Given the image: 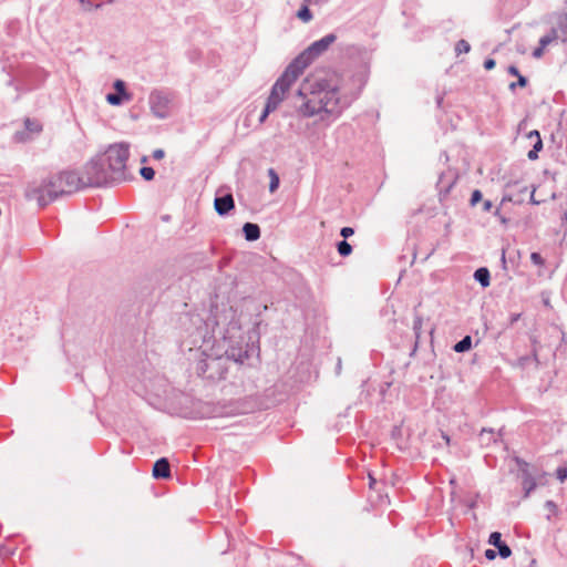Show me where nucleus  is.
I'll list each match as a JSON object with an SVG mask.
<instances>
[{"mask_svg": "<svg viewBox=\"0 0 567 567\" xmlns=\"http://www.w3.org/2000/svg\"><path fill=\"white\" fill-rule=\"evenodd\" d=\"M302 73L303 71H301L292 62L287 66L285 72L274 84L271 92L268 96V101L271 102V107H278L280 105V103L285 100L291 85L298 80V78Z\"/></svg>", "mask_w": 567, "mask_h": 567, "instance_id": "20e7f679", "label": "nucleus"}, {"mask_svg": "<svg viewBox=\"0 0 567 567\" xmlns=\"http://www.w3.org/2000/svg\"><path fill=\"white\" fill-rule=\"evenodd\" d=\"M471 347H472V339H471L470 336H466L465 338H463L461 341H458L454 346V351H456V352H464V351L470 350Z\"/></svg>", "mask_w": 567, "mask_h": 567, "instance_id": "a211bd4d", "label": "nucleus"}, {"mask_svg": "<svg viewBox=\"0 0 567 567\" xmlns=\"http://www.w3.org/2000/svg\"><path fill=\"white\" fill-rule=\"evenodd\" d=\"M82 3L84 2V0H80Z\"/></svg>", "mask_w": 567, "mask_h": 567, "instance_id": "a18cd8bd", "label": "nucleus"}, {"mask_svg": "<svg viewBox=\"0 0 567 567\" xmlns=\"http://www.w3.org/2000/svg\"><path fill=\"white\" fill-rule=\"evenodd\" d=\"M375 484H377V480L371 474H369V486H370V488H374Z\"/></svg>", "mask_w": 567, "mask_h": 567, "instance_id": "4c0bfd02", "label": "nucleus"}, {"mask_svg": "<svg viewBox=\"0 0 567 567\" xmlns=\"http://www.w3.org/2000/svg\"><path fill=\"white\" fill-rule=\"evenodd\" d=\"M421 324H422V319L421 318H416V320L414 322V329L419 330L421 328Z\"/></svg>", "mask_w": 567, "mask_h": 567, "instance_id": "ea45409f", "label": "nucleus"}, {"mask_svg": "<svg viewBox=\"0 0 567 567\" xmlns=\"http://www.w3.org/2000/svg\"><path fill=\"white\" fill-rule=\"evenodd\" d=\"M471 50V45L466 40H460L455 45V51L457 54L467 53Z\"/></svg>", "mask_w": 567, "mask_h": 567, "instance_id": "4be33fe9", "label": "nucleus"}, {"mask_svg": "<svg viewBox=\"0 0 567 567\" xmlns=\"http://www.w3.org/2000/svg\"><path fill=\"white\" fill-rule=\"evenodd\" d=\"M106 101L112 105H118L122 102L120 94H107Z\"/></svg>", "mask_w": 567, "mask_h": 567, "instance_id": "bb28decb", "label": "nucleus"}, {"mask_svg": "<svg viewBox=\"0 0 567 567\" xmlns=\"http://www.w3.org/2000/svg\"><path fill=\"white\" fill-rule=\"evenodd\" d=\"M334 34H328L322 39L313 42L310 47H308L303 52H301L292 63L298 66L301 71H305L306 68L320 54L328 50V48L336 41Z\"/></svg>", "mask_w": 567, "mask_h": 567, "instance_id": "39448f33", "label": "nucleus"}, {"mask_svg": "<svg viewBox=\"0 0 567 567\" xmlns=\"http://www.w3.org/2000/svg\"><path fill=\"white\" fill-rule=\"evenodd\" d=\"M268 176L270 178L269 190L270 193H275L279 187V176L274 168L268 169Z\"/></svg>", "mask_w": 567, "mask_h": 567, "instance_id": "6ab92c4d", "label": "nucleus"}, {"mask_svg": "<svg viewBox=\"0 0 567 567\" xmlns=\"http://www.w3.org/2000/svg\"><path fill=\"white\" fill-rule=\"evenodd\" d=\"M25 195L29 199L37 200L44 206L54 200L58 196L63 195V185L59 175L51 176L41 184H32L27 188Z\"/></svg>", "mask_w": 567, "mask_h": 567, "instance_id": "f03ea898", "label": "nucleus"}, {"mask_svg": "<svg viewBox=\"0 0 567 567\" xmlns=\"http://www.w3.org/2000/svg\"><path fill=\"white\" fill-rule=\"evenodd\" d=\"M556 40H560L559 32H557L556 25L551 29L550 33L544 35L539 40V45L544 49Z\"/></svg>", "mask_w": 567, "mask_h": 567, "instance_id": "2eb2a0df", "label": "nucleus"}, {"mask_svg": "<svg viewBox=\"0 0 567 567\" xmlns=\"http://www.w3.org/2000/svg\"><path fill=\"white\" fill-rule=\"evenodd\" d=\"M340 234L342 237L348 238L354 234V230L351 227H343L341 229Z\"/></svg>", "mask_w": 567, "mask_h": 567, "instance_id": "c756f323", "label": "nucleus"}, {"mask_svg": "<svg viewBox=\"0 0 567 567\" xmlns=\"http://www.w3.org/2000/svg\"><path fill=\"white\" fill-rule=\"evenodd\" d=\"M140 173H141L142 177L146 181H152L155 175V172L152 167H142Z\"/></svg>", "mask_w": 567, "mask_h": 567, "instance_id": "5701e85b", "label": "nucleus"}, {"mask_svg": "<svg viewBox=\"0 0 567 567\" xmlns=\"http://www.w3.org/2000/svg\"><path fill=\"white\" fill-rule=\"evenodd\" d=\"M544 50H545V49H544L543 47H540V45H539L538 48H536V49L533 51V56H534V58H536V59L542 58V56H543V54H544Z\"/></svg>", "mask_w": 567, "mask_h": 567, "instance_id": "2f4dec72", "label": "nucleus"}, {"mask_svg": "<svg viewBox=\"0 0 567 567\" xmlns=\"http://www.w3.org/2000/svg\"><path fill=\"white\" fill-rule=\"evenodd\" d=\"M556 474H557V478L560 482H564L567 478V468L566 467H559V468H557Z\"/></svg>", "mask_w": 567, "mask_h": 567, "instance_id": "c85d7f7f", "label": "nucleus"}, {"mask_svg": "<svg viewBox=\"0 0 567 567\" xmlns=\"http://www.w3.org/2000/svg\"><path fill=\"white\" fill-rule=\"evenodd\" d=\"M511 200H512V198H511L509 196H504V197L502 198L501 206H502L505 202H511Z\"/></svg>", "mask_w": 567, "mask_h": 567, "instance_id": "37998d69", "label": "nucleus"}, {"mask_svg": "<svg viewBox=\"0 0 567 567\" xmlns=\"http://www.w3.org/2000/svg\"><path fill=\"white\" fill-rule=\"evenodd\" d=\"M24 131L18 133L19 141H27L33 135H38L42 132L43 125L38 118L27 117L24 118Z\"/></svg>", "mask_w": 567, "mask_h": 567, "instance_id": "0eeeda50", "label": "nucleus"}, {"mask_svg": "<svg viewBox=\"0 0 567 567\" xmlns=\"http://www.w3.org/2000/svg\"><path fill=\"white\" fill-rule=\"evenodd\" d=\"M58 175L63 185V194L76 192L82 187H95L103 185V178L100 175L96 177L79 176L74 172H62Z\"/></svg>", "mask_w": 567, "mask_h": 567, "instance_id": "423d86ee", "label": "nucleus"}, {"mask_svg": "<svg viewBox=\"0 0 567 567\" xmlns=\"http://www.w3.org/2000/svg\"><path fill=\"white\" fill-rule=\"evenodd\" d=\"M564 220L567 224V213L564 214Z\"/></svg>", "mask_w": 567, "mask_h": 567, "instance_id": "c03bdc74", "label": "nucleus"}, {"mask_svg": "<svg viewBox=\"0 0 567 567\" xmlns=\"http://www.w3.org/2000/svg\"><path fill=\"white\" fill-rule=\"evenodd\" d=\"M480 440L482 444L487 445L491 441H495V434L493 431L482 430L480 434Z\"/></svg>", "mask_w": 567, "mask_h": 567, "instance_id": "412c9836", "label": "nucleus"}, {"mask_svg": "<svg viewBox=\"0 0 567 567\" xmlns=\"http://www.w3.org/2000/svg\"><path fill=\"white\" fill-rule=\"evenodd\" d=\"M165 153L163 150L158 148L153 152V157L155 159H162L164 157Z\"/></svg>", "mask_w": 567, "mask_h": 567, "instance_id": "f704fd0d", "label": "nucleus"}, {"mask_svg": "<svg viewBox=\"0 0 567 567\" xmlns=\"http://www.w3.org/2000/svg\"><path fill=\"white\" fill-rule=\"evenodd\" d=\"M530 260L536 266H543L544 265V259L540 256V254H538V252H532Z\"/></svg>", "mask_w": 567, "mask_h": 567, "instance_id": "cd10ccee", "label": "nucleus"}, {"mask_svg": "<svg viewBox=\"0 0 567 567\" xmlns=\"http://www.w3.org/2000/svg\"><path fill=\"white\" fill-rule=\"evenodd\" d=\"M485 556L487 559L492 560L496 557V553L493 549H487L485 551Z\"/></svg>", "mask_w": 567, "mask_h": 567, "instance_id": "c9c22d12", "label": "nucleus"}, {"mask_svg": "<svg viewBox=\"0 0 567 567\" xmlns=\"http://www.w3.org/2000/svg\"><path fill=\"white\" fill-rule=\"evenodd\" d=\"M102 165H103L102 162L97 163V162L92 161V162L87 163L84 166L82 176L96 177L100 175L103 178V184H105L107 181V176H106V173L104 172V169L102 168Z\"/></svg>", "mask_w": 567, "mask_h": 567, "instance_id": "9d476101", "label": "nucleus"}, {"mask_svg": "<svg viewBox=\"0 0 567 567\" xmlns=\"http://www.w3.org/2000/svg\"><path fill=\"white\" fill-rule=\"evenodd\" d=\"M339 82L334 74L316 71L309 74L299 89L298 94L306 101L300 106L305 116H313L321 112L334 113L339 104Z\"/></svg>", "mask_w": 567, "mask_h": 567, "instance_id": "f257e3e1", "label": "nucleus"}, {"mask_svg": "<svg viewBox=\"0 0 567 567\" xmlns=\"http://www.w3.org/2000/svg\"><path fill=\"white\" fill-rule=\"evenodd\" d=\"M338 252L342 257H347V256H349L352 252V247H351V245L348 241L342 240V241H340L338 244Z\"/></svg>", "mask_w": 567, "mask_h": 567, "instance_id": "aec40b11", "label": "nucleus"}, {"mask_svg": "<svg viewBox=\"0 0 567 567\" xmlns=\"http://www.w3.org/2000/svg\"><path fill=\"white\" fill-rule=\"evenodd\" d=\"M501 537V533L494 532L491 534L488 543L497 547L498 554L502 558H507L511 556L512 550L505 543L502 542Z\"/></svg>", "mask_w": 567, "mask_h": 567, "instance_id": "9b49d317", "label": "nucleus"}, {"mask_svg": "<svg viewBox=\"0 0 567 567\" xmlns=\"http://www.w3.org/2000/svg\"><path fill=\"white\" fill-rule=\"evenodd\" d=\"M520 86V87H525L527 85V79L525 76H523L522 74L517 76V82L516 83H511L509 84V89L511 90H515L516 86Z\"/></svg>", "mask_w": 567, "mask_h": 567, "instance_id": "a878e982", "label": "nucleus"}, {"mask_svg": "<svg viewBox=\"0 0 567 567\" xmlns=\"http://www.w3.org/2000/svg\"><path fill=\"white\" fill-rule=\"evenodd\" d=\"M442 437L446 442V444H450L451 440H450V436L446 433L442 432Z\"/></svg>", "mask_w": 567, "mask_h": 567, "instance_id": "79ce46f5", "label": "nucleus"}, {"mask_svg": "<svg viewBox=\"0 0 567 567\" xmlns=\"http://www.w3.org/2000/svg\"><path fill=\"white\" fill-rule=\"evenodd\" d=\"M495 64L496 63H495L494 59H487L484 62V68H485V70L491 71V70H493L495 68Z\"/></svg>", "mask_w": 567, "mask_h": 567, "instance_id": "7c9ffc66", "label": "nucleus"}, {"mask_svg": "<svg viewBox=\"0 0 567 567\" xmlns=\"http://www.w3.org/2000/svg\"><path fill=\"white\" fill-rule=\"evenodd\" d=\"M507 72H508L511 75H513V76H518V75H520V73H519L518 69H517L515 65H511V66H508Z\"/></svg>", "mask_w": 567, "mask_h": 567, "instance_id": "473e14b6", "label": "nucleus"}, {"mask_svg": "<svg viewBox=\"0 0 567 567\" xmlns=\"http://www.w3.org/2000/svg\"><path fill=\"white\" fill-rule=\"evenodd\" d=\"M275 110H277V107H271V102H269L267 100V103H266V106H265V110L264 112L261 113L260 115V123L265 122V120L267 118V116L269 115V113L274 112Z\"/></svg>", "mask_w": 567, "mask_h": 567, "instance_id": "393cba45", "label": "nucleus"}, {"mask_svg": "<svg viewBox=\"0 0 567 567\" xmlns=\"http://www.w3.org/2000/svg\"><path fill=\"white\" fill-rule=\"evenodd\" d=\"M495 215L499 217V219H501V221H502L503 224H506V223H507L506 218H505V217H503V216L501 215V210H499V208H497V209H496Z\"/></svg>", "mask_w": 567, "mask_h": 567, "instance_id": "58836bf2", "label": "nucleus"}, {"mask_svg": "<svg viewBox=\"0 0 567 567\" xmlns=\"http://www.w3.org/2000/svg\"><path fill=\"white\" fill-rule=\"evenodd\" d=\"M128 156L127 144L118 143L110 145L100 158V162L109 166L111 178H123Z\"/></svg>", "mask_w": 567, "mask_h": 567, "instance_id": "7ed1b4c3", "label": "nucleus"}, {"mask_svg": "<svg viewBox=\"0 0 567 567\" xmlns=\"http://www.w3.org/2000/svg\"><path fill=\"white\" fill-rule=\"evenodd\" d=\"M214 207L219 215H226L235 207L233 195L227 194L223 197H216L214 200Z\"/></svg>", "mask_w": 567, "mask_h": 567, "instance_id": "6e6552de", "label": "nucleus"}, {"mask_svg": "<svg viewBox=\"0 0 567 567\" xmlns=\"http://www.w3.org/2000/svg\"><path fill=\"white\" fill-rule=\"evenodd\" d=\"M114 87L116 89V91L118 93H124V83L121 81V80H117L115 83H114Z\"/></svg>", "mask_w": 567, "mask_h": 567, "instance_id": "72a5a7b5", "label": "nucleus"}, {"mask_svg": "<svg viewBox=\"0 0 567 567\" xmlns=\"http://www.w3.org/2000/svg\"><path fill=\"white\" fill-rule=\"evenodd\" d=\"M245 238L249 241L257 240L260 237V228L257 224L246 223L243 227Z\"/></svg>", "mask_w": 567, "mask_h": 567, "instance_id": "ddd939ff", "label": "nucleus"}, {"mask_svg": "<svg viewBox=\"0 0 567 567\" xmlns=\"http://www.w3.org/2000/svg\"><path fill=\"white\" fill-rule=\"evenodd\" d=\"M557 32L563 42H567V14L560 16L556 22Z\"/></svg>", "mask_w": 567, "mask_h": 567, "instance_id": "4468645a", "label": "nucleus"}, {"mask_svg": "<svg viewBox=\"0 0 567 567\" xmlns=\"http://www.w3.org/2000/svg\"><path fill=\"white\" fill-rule=\"evenodd\" d=\"M474 277L483 287L489 286V271L486 268L477 269Z\"/></svg>", "mask_w": 567, "mask_h": 567, "instance_id": "dca6fc26", "label": "nucleus"}, {"mask_svg": "<svg viewBox=\"0 0 567 567\" xmlns=\"http://www.w3.org/2000/svg\"><path fill=\"white\" fill-rule=\"evenodd\" d=\"M309 2H311V0H306V3L297 12V17L302 22H309L312 19V14H311V12L309 10V6H308Z\"/></svg>", "mask_w": 567, "mask_h": 567, "instance_id": "f3484780", "label": "nucleus"}, {"mask_svg": "<svg viewBox=\"0 0 567 567\" xmlns=\"http://www.w3.org/2000/svg\"><path fill=\"white\" fill-rule=\"evenodd\" d=\"M482 197L483 196H482V193L480 189L473 190L471 199H470V205L472 207L476 206L482 200Z\"/></svg>", "mask_w": 567, "mask_h": 567, "instance_id": "b1692460", "label": "nucleus"}, {"mask_svg": "<svg viewBox=\"0 0 567 567\" xmlns=\"http://www.w3.org/2000/svg\"><path fill=\"white\" fill-rule=\"evenodd\" d=\"M492 207H493V204H492V202H491V200H485V202L483 203V210H484V212H489V210L492 209Z\"/></svg>", "mask_w": 567, "mask_h": 567, "instance_id": "e433bc0d", "label": "nucleus"}, {"mask_svg": "<svg viewBox=\"0 0 567 567\" xmlns=\"http://www.w3.org/2000/svg\"><path fill=\"white\" fill-rule=\"evenodd\" d=\"M535 487V483L534 482H529L526 486V494H528L533 488Z\"/></svg>", "mask_w": 567, "mask_h": 567, "instance_id": "a19ab883", "label": "nucleus"}, {"mask_svg": "<svg viewBox=\"0 0 567 567\" xmlns=\"http://www.w3.org/2000/svg\"><path fill=\"white\" fill-rule=\"evenodd\" d=\"M153 476L155 478H168L171 476L169 463L166 458H159L153 466Z\"/></svg>", "mask_w": 567, "mask_h": 567, "instance_id": "f8f14e48", "label": "nucleus"}, {"mask_svg": "<svg viewBox=\"0 0 567 567\" xmlns=\"http://www.w3.org/2000/svg\"><path fill=\"white\" fill-rule=\"evenodd\" d=\"M532 143L533 148L528 152L529 159L535 161L538 158V152L543 148V141L538 131H530L526 136Z\"/></svg>", "mask_w": 567, "mask_h": 567, "instance_id": "1a4fd4ad", "label": "nucleus"}]
</instances>
